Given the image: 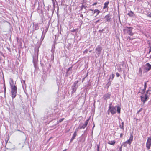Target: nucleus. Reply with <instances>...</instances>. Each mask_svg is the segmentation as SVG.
<instances>
[{"instance_id": "f257e3e1", "label": "nucleus", "mask_w": 151, "mask_h": 151, "mask_svg": "<svg viewBox=\"0 0 151 151\" xmlns=\"http://www.w3.org/2000/svg\"><path fill=\"white\" fill-rule=\"evenodd\" d=\"M116 109H117V111L118 114L120 113L121 108L118 106H116L113 107H109V109L108 110L107 112L108 114H109V113L110 112L112 115H114L116 113Z\"/></svg>"}, {"instance_id": "f03ea898", "label": "nucleus", "mask_w": 151, "mask_h": 151, "mask_svg": "<svg viewBox=\"0 0 151 151\" xmlns=\"http://www.w3.org/2000/svg\"><path fill=\"white\" fill-rule=\"evenodd\" d=\"M132 28L131 27H126L123 31L124 33H127L130 36L133 35V33L132 32Z\"/></svg>"}, {"instance_id": "7ed1b4c3", "label": "nucleus", "mask_w": 151, "mask_h": 151, "mask_svg": "<svg viewBox=\"0 0 151 151\" xmlns=\"http://www.w3.org/2000/svg\"><path fill=\"white\" fill-rule=\"evenodd\" d=\"M11 89L12 97V99H14L16 97V95L17 88L16 86L14 85V86H12Z\"/></svg>"}, {"instance_id": "20e7f679", "label": "nucleus", "mask_w": 151, "mask_h": 151, "mask_svg": "<svg viewBox=\"0 0 151 151\" xmlns=\"http://www.w3.org/2000/svg\"><path fill=\"white\" fill-rule=\"evenodd\" d=\"M78 82V81H75L73 83V85L72 86V93H73L76 91V89L78 87L77 84Z\"/></svg>"}, {"instance_id": "39448f33", "label": "nucleus", "mask_w": 151, "mask_h": 151, "mask_svg": "<svg viewBox=\"0 0 151 151\" xmlns=\"http://www.w3.org/2000/svg\"><path fill=\"white\" fill-rule=\"evenodd\" d=\"M89 120V119H88L85 122V123L83 124V125L82 126H81L80 125L79 126V127H78V128L77 129L78 130V129H84L87 126L88 121Z\"/></svg>"}, {"instance_id": "423d86ee", "label": "nucleus", "mask_w": 151, "mask_h": 151, "mask_svg": "<svg viewBox=\"0 0 151 151\" xmlns=\"http://www.w3.org/2000/svg\"><path fill=\"white\" fill-rule=\"evenodd\" d=\"M151 146V138H148L146 144V146L148 149L150 148Z\"/></svg>"}, {"instance_id": "0eeeda50", "label": "nucleus", "mask_w": 151, "mask_h": 151, "mask_svg": "<svg viewBox=\"0 0 151 151\" xmlns=\"http://www.w3.org/2000/svg\"><path fill=\"white\" fill-rule=\"evenodd\" d=\"M133 135L131 134L130 136V138L129 139H128L127 141H126L125 142V143H127V144H129V145H130L132 141L133 140Z\"/></svg>"}, {"instance_id": "6e6552de", "label": "nucleus", "mask_w": 151, "mask_h": 151, "mask_svg": "<svg viewBox=\"0 0 151 151\" xmlns=\"http://www.w3.org/2000/svg\"><path fill=\"white\" fill-rule=\"evenodd\" d=\"M89 10L91 11L92 12V14L91 15V16L93 15V14H94L95 13H96V16L98 15L100 12V11L99 10H98V9H95V10H94L92 9H89Z\"/></svg>"}, {"instance_id": "1a4fd4ad", "label": "nucleus", "mask_w": 151, "mask_h": 151, "mask_svg": "<svg viewBox=\"0 0 151 151\" xmlns=\"http://www.w3.org/2000/svg\"><path fill=\"white\" fill-rule=\"evenodd\" d=\"M72 67H70L66 69V75L68 76V75L72 73Z\"/></svg>"}, {"instance_id": "9d476101", "label": "nucleus", "mask_w": 151, "mask_h": 151, "mask_svg": "<svg viewBox=\"0 0 151 151\" xmlns=\"http://www.w3.org/2000/svg\"><path fill=\"white\" fill-rule=\"evenodd\" d=\"M78 130L76 129L73 133L72 137L70 140V142H71L75 138L77 135V133Z\"/></svg>"}, {"instance_id": "9b49d317", "label": "nucleus", "mask_w": 151, "mask_h": 151, "mask_svg": "<svg viewBox=\"0 0 151 151\" xmlns=\"http://www.w3.org/2000/svg\"><path fill=\"white\" fill-rule=\"evenodd\" d=\"M111 95L109 93L104 95L103 97V99L104 100H106L108 99L110 97Z\"/></svg>"}, {"instance_id": "f8f14e48", "label": "nucleus", "mask_w": 151, "mask_h": 151, "mask_svg": "<svg viewBox=\"0 0 151 151\" xmlns=\"http://www.w3.org/2000/svg\"><path fill=\"white\" fill-rule=\"evenodd\" d=\"M144 96H142V101H143L144 103L147 100L148 96L147 94H144Z\"/></svg>"}, {"instance_id": "ddd939ff", "label": "nucleus", "mask_w": 151, "mask_h": 151, "mask_svg": "<svg viewBox=\"0 0 151 151\" xmlns=\"http://www.w3.org/2000/svg\"><path fill=\"white\" fill-rule=\"evenodd\" d=\"M108 82L106 84V85L108 86V87H109L110 86L111 84V83L112 81L111 80V76L110 75L109 76V79L108 80Z\"/></svg>"}, {"instance_id": "4468645a", "label": "nucleus", "mask_w": 151, "mask_h": 151, "mask_svg": "<svg viewBox=\"0 0 151 151\" xmlns=\"http://www.w3.org/2000/svg\"><path fill=\"white\" fill-rule=\"evenodd\" d=\"M96 50L99 53H100L102 50V47L100 46H98L96 48Z\"/></svg>"}, {"instance_id": "2eb2a0df", "label": "nucleus", "mask_w": 151, "mask_h": 151, "mask_svg": "<svg viewBox=\"0 0 151 151\" xmlns=\"http://www.w3.org/2000/svg\"><path fill=\"white\" fill-rule=\"evenodd\" d=\"M109 3V1H106V2H105L104 4V6L103 7V9H104L106 8H108V5Z\"/></svg>"}, {"instance_id": "dca6fc26", "label": "nucleus", "mask_w": 151, "mask_h": 151, "mask_svg": "<svg viewBox=\"0 0 151 151\" xmlns=\"http://www.w3.org/2000/svg\"><path fill=\"white\" fill-rule=\"evenodd\" d=\"M151 69V67H145L144 69V72H146Z\"/></svg>"}, {"instance_id": "f3484780", "label": "nucleus", "mask_w": 151, "mask_h": 151, "mask_svg": "<svg viewBox=\"0 0 151 151\" xmlns=\"http://www.w3.org/2000/svg\"><path fill=\"white\" fill-rule=\"evenodd\" d=\"M127 14L131 17H133L135 15L134 14V13L131 11L129 12Z\"/></svg>"}, {"instance_id": "a211bd4d", "label": "nucleus", "mask_w": 151, "mask_h": 151, "mask_svg": "<svg viewBox=\"0 0 151 151\" xmlns=\"http://www.w3.org/2000/svg\"><path fill=\"white\" fill-rule=\"evenodd\" d=\"M146 14L148 17H151V12L149 10L147 11Z\"/></svg>"}, {"instance_id": "6ab92c4d", "label": "nucleus", "mask_w": 151, "mask_h": 151, "mask_svg": "<svg viewBox=\"0 0 151 151\" xmlns=\"http://www.w3.org/2000/svg\"><path fill=\"white\" fill-rule=\"evenodd\" d=\"M116 142L115 141H109L108 143L109 145H114L115 144Z\"/></svg>"}, {"instance_id": "aec40b11", "label": "nucleus", "mask_w": 151, "mask_h": 151, "mask_svg": "<svg viewBox=\"0 0 151 151\" xmlns=\"http://www.w3.org/2000/svg\"><path fill=\"white\" fill-rule=\"evenodd\" d=\"M10 84L11 86V87L12 86H14V85H14V81L11 78H10Z\"/></svg>"}, {"instance_id": "412c9836", "label": "nucleus", "mask_w": 151, "mask_h": 151, "mask_svg": "<svg viewBox=\"0 0 151 151\" xmlns=\"http://www.w3.org/2000/svg\"><path fill=\"white\" fill-rule=\"evenodd\" d=\"M124 123L123 122H122L121 123V125H119L120 128L121 129H123V130L124 129Z\"/></svg>"}, {"instance_id": "4be33fe9", "label": "nucleus", "mask_w": 151, "mask_h": 151, "mask_svg": "<svg viewBox=\"0 0 151 151\" xmlns=\"http://www.w3.org/2000/svg\"><path fill=\"white\" fill-rule=\"evenodd\" d=\"M78 29L76 28V29H74L71 30V32H77L78 31Z\"/></svg>"}, {"instance_id": "5701e85b", "label": "nucleus", "mask_w": 151, "mask_h": 151, "mask_svg": "<svg viewBox=\"0 0 151 151\" xmlns=\"http://www.w3.org/2000/svg\"><path fill=\"white\" fill-rule=\"evenodd\" d=\"M147 82H146L145 83L144 85V88L143 89V90L144 91L145 90L146 88L147 87Z\"/></svg>"}, {"instance_id": "b1692460", "label": "nucleus", "mask_w": 151, "mask_h": 151, "mask_svg": "<svg viewBox=\"0 0 151 151\" xmlns=\"http://www.w3.org/2000/svg\"><path fill=\"white\" fill-rule=\"evenodd\" d=\"M100 143L97 145V151H99Z\"/></svg>"}, {"instance_id": "393cba45", "label": "nucleus", "mask_w": 151, "mask_h": 151, "mask_svg": "<svg viewBox=\"0 0 151 151\" xmlns=\"http://www.w3.org/2000/svg\"><path fill=\"white\" fill-rule=\"evenodd\" d=\"M111 80H112V81L115 76L113 74H112V75H111Z\"/></svg>"}, {"instance_id": "a878e982", "label": "nucleus", "mask_w": 151, "mask_h": 151, "mask_svg": "<svg viewBox=\"0 0 151 151\" xmlns=\"http://www.w3.org/2000/svg\"><path fill=\"white\" fill-rule=\"evenodd\" d=\"M3 88H4V92L5 93L6 92V87L5 86V83H4V84L3 85Z\"/></svg>"}, {"instance_id": "bb28decb", "label": "nucleus", "mask_w": 151, "mask_h": 151, "mask_svg": "<svg viewBox=\"0 0 151 151\" xmlns=\"http://www.w3.org/2000/svg\"><path fill=\"white\" fill-rule=\"evenodd\" d=\"M21 83H22V85H25V81L24 80H22V81H21Z\"/></svg>"}, {"instance_id": "cd10ccee", "label": "nucleus", "mask_w": 151, "mask_h": 151, "mask_svg": "<svg viewBox=\"0 0 151 151\" xmlns=\"http://www.w3.org/2000/svg\"><path fill=\"white\" fill-rule=\"evenodd\" d=\"M88 73H87V74L82 79V82H83V81L85 80V78L88 76Z\"/></svg>"}, {"instance_id": "c85d7f7f", "label": "nucleus", "mask_w": 151, "mask_h": 151, "mask_svg": "<svg viewBox=\"0 0 151 151\" xmlns=\"http://www.w3.org/2000/svg\"><path fill=\"white\" fill-rule=\"evenodd\" d=\"M64 119V118H62L60 119L59 121L58 122H62Z\"/></svg>"}, {"instance_id": "c756f323", "label": "nucleus", "mask_w": 151, "mask_h": 151, "mask_svg": "<svg viewBox=\"0 0 151 151\" xmlns=\"http://www.w3.org/2000/svg\"><path fill=\"white\" fill-rule=\"evenodd\" d=\"M141 110H142V108H141L138 111L137 114H138L139 112H140L141 111Z\"/></svg>"}, {"instance_id": "7c9ffc66", "label": "nucleus", "mask_w": 151, "mask_h": 151, "mask_svg": "<svg viewBox=\"0 0 151 151\" xmlns=\"http://www.w3.org/2000/svg\"><path fill=\"white\" fill-rule=\"evenodd\" d=\"M116 76L117 77H119L120 76V74L119 73H118L117 72L116 73Z\"/></svg>"}, {"instance_id": "2f4dec72", "label": "nucleus", "mask_w": 151, "mask_h": 151, "mask_svg": "<svg viewBox=\"0 0 151 151\" xmlns=\"http://www.w3.org/2000/svg\"><path fill=\"white\" fill-rule=\"evenodd\" d=\"M97 4V2H95V3H94L92 5H93V6H94V5H96Z\"/></svg>"}, {"instance_id": "473e14b6", "label": "nucleus", "mask_w": 151, "mask_h": 151, "mask_svg": "<svg viewBox=\"0 0 151 151\" xmlns=\"http://www.w3.org/2000/svg\"><path fill=\"white\" fill-rule=\"evenodd\" d=\"M146 66H151V65H150L148 63H147L146 64Z\"/></svg>"}, {"instance_id": "72a5a7b5", "label": "nucleus", "mask_w": 151, "mask_h": 151, "mask_svg": "<svg viewBox=\"0 0 151 151\" xmlns=\"http://www.w3.org/2000/svg\"><path fill=\"white\" fill-rule=\"evenodd\" d=\"M112 103H111L109 105V107H113L114 106H112Z\"/></svg>"}, {"instance_id": "f704fd0d", "label": "nucleus", "mask_w": 151, "mask_h": 151, "mask_svg": "<svg viewBox=\"0 0 151 151\" xmlns=\"http://www.w3.org/2000/svg\"><path fill=\"white\" fill-rule=\"evenodd\" d=\"M123 135V134L122 133H121V134H120V137L121 138L122 137Z\"/></svg>"}, {"instance_id": "c9c22d12", "label": "nucleus", "mask_w": 151, "mask_h": 151, "mask_svg": "<svg viewBox=\"0 0 151 151\" xmlns=\"http://www.w3.org/2000/svg\"><path fill=\"white\" fill-rule=\"evenodd\" d=\"M84 7V6L83 5H82L81 6V9H82L83 7Z\"/></svg>"}, {"instance_id": "e433bc0d", "label": "nucleus", "mask_w": 151, "mask_h": 151, "mask_svg": "<svg viewBox=\"0 0 151 151\" xmlns=\"http://www.w3.org/2000/svg\"><path fill=\"white\" fill-rule=\"evenodd\" d=\"M37 65V63H34V66H36Z\"/></svg>"}, {"instance_id": "4c0bfd02", "label": "nucleus", "mask_w": 151, "mask_h": 151, "mask_svg": "<svg viewBox=\"0 0 151 151\" xmlns=\"http://www.w3.org/2000/svg\"><path fill=\"white\" fill-rule=\"evenodd\" d=\"M121 149H122V147H121L120 148H119V150H120V151H121Z\"/></svg>"}, {"instance_id": "58836bf2", "label": "nucleus", "mask_w": 151, "mask_h": 151, "mask_svg": "<svg viewBox=\"0 0 151 151\" xmlns=\"http://www.w3.org/2000/svg\"><path fill=\"white\" fill-rule=\"evenodd\" d=\"M139 71L141 72V68H139Z\"/></svg>"}, {"instance_id": "ea45409f", "label": "nucleus", "mask_w": 151, "mask_h": 151, "mask_svg": "<svg viewBox=\"0 0 151 151\" xmlns=\"http://www.w3.org/2000/svg\"><path fill=\"white\" fill-rule=\"evenodd\" d=\"M140 99H141V100H142V96H140Z\"/></svg>"}, {"instance_id": "a19ab883", "label": "nucleus", "mask_w": 151, "mask_h": 151, "mask_svg": "<svg viewBox=\"0 0 151 151\" xmlns=\"http://www.w3.org/2000/svg\"><path fill=\"white\" fill-rule=\"evenodd\" d=\"M129 40H131V39L130 38V37H129Z\"/></svg>"}, {"instance_id": "79ce46f5", "label": "nucleus", "mask_w": 151, "mask_h": 151, "mask_svg": "<svg viewBox=\"0 0 151 151\" xmlns=\"http://www.w3.org/2000/svg\"><path fill=\"white\" fill-rule=\"evenodd\" d=\"M107 17H108V16H105V18H106Z\"/></svg>"}, {"instance_id": "37998d69", "label": "nucleus", "mask_w": 151, "mask_h": 151, "mask_svg": "<svg viewBox=\"0 0 151 151\" xmlns=\"http://www.w3.org/2000/svg\"><path fill=\"white\" fill-rule=\"evenodd\" d=\"M66 150H67V149H65L64 150H63V151H66Z\"/></svg>"}, {"instance_id": "c03bdc74", "label": "nucleus", "mask_w": 151, "mask_h": 151, "mask_svg": "<svg viewBox=\"0 0 151 151\" xmlns=\"http://www.w3.org/2000/svg\"><path fill=\"white\" fill-rule=\"evenodd\" d=\"M138 120V119H137V122Z\"/></svg>"}, {"instance_id": "a18cd8bd", "label": "nucleus", "mask_w": 151, "mask_h": 151, "mask_svg": "<svg viewBox=\"0 0 151 151\" xmlns=\"http://www.w3.org/2000/svg\"><path fill=\"white\" fill-rule=\"evenodd\" d=\"M99 21V20H98V21H97L96 22H98Z\"/></svg>"}, {"instance_id": "49530a36", "label": "nucleus", "mask_w": 151, "mask_h": 151, "mask_svg": "<svg viewBox=\"0 0 151 151\" xmlns=\"http://www.w3.org/2000/svg\"><path fill=\"white\" fill-rule=\"evenodd\" d=\"M85 51L84 52H83V53H85Z\"/></svg>"}]
</instances>
